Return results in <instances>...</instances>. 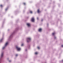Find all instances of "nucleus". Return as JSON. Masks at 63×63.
Masks as SVG:
<instances>
[{
    "label": "nucleus",
    "instance_id": "f8f14e48",
    "mask_svg": "<svg viewBox=\"0 0 63 63\" xmlns=\"http://www.w3.org/2000/svg\"><path fill=\"white\" fill-rule=\"evenodd\" d=\"M35 54H38V53L36 52L35 53Z\"/></svg>",
    "mask_w": 63,
    "mask_h": 63
},
{
    "label": "nucleus",
    "instance_id": "7ed1b4c3",
    "mask_svg": "<svg viewBox=\"0 0 63 63\" xmlns=\"http://www.w3.org/2000/svg\"><path fill=\"white\" fill-rule=\"evenodd\" d=\"M31 21H32V22H34V21H35V19L34 17H32L31 19Z\"/></svg>",
    "mask_w": 63,
    "mask_h": 63
},
{
    "label": "nucleus",
    "instance_id": "423d86ee",
    "mask_svg": "<svg viewBox=\"0 0 63 63\" xmlns=\"http://www.w3.org/2000/svg\"><path fill=\"white\" fill-rule=\"evenodd\" d=\"M27 25L29 27L30 26V23H27Z\"/></svg>",
    "mask_w": 63,
    "mask_h": 63
},
{
    "label": "nucleus",
    "instance_id": "20e7f679",
    "mask_svg": "<svg viewBox=\"0 0 63 63\" xmlns=\"http://www.w3.org/2000/svg\"><path fill=\"white\" fill-rule=\"evenodd\" d=\"M8 44V42H7L5 44V47H4L2 49H4V48H5V47H6V46H7V45Z\"/></svg>",
    "mask_w": 63,
    "mask_h": 63
},
{
    "label": "nucleus",
    "instance_id": "0eeeda50",
    "mask_svg": "<svg viewBox=\"0 0 63 63\" xmlns=\"http://www.w3.org/2000/svg\"><path fill=\"white\" fill-rule=\"evenodd\" d=\"M37 12L38 13H40V10L39 9H38L37 10Z\"/></svg>",
    "mask_w": 63,
    "mask_h": 63
},
{
    "label": "nucleus",
    "instance_id": "5701e85b",
    "mask_svg": "<svg viewBox=\"0 0 63 63\" xmlns=\"http://www.w3.org/2000/svg\"><path fill=\"white\" fill-rule=\"evenodd\" d=\"M62 62H63V60H62Z\"/></svg>",
    "mask_w": 63,
    "mask_h": 63
},
{
    "label": "nucleus",
    "instance_id": "f03ea898",
    "mask_svg": "<svg viewBox=\"0 0 63 63\" xmlns=\"http://www.w3.org/2000/svg\"><path fill=\"white\" fill-rule=\"evenodd\" d=\"M16 48L17 50L18 51H19V50H20V49H21L20 48L18 47L17 46L16 47Z\"/></svg>",
    "mask_w": 63,
    "mask_h": 63
},
{
    "label": "nucleus",
    "instance_id": "9b49d317",
    "mask_svg": "<svg viewBox=\"0 0 63 63\" xmlns=\"http://www.w3.org/2000/svg\"><path fill=\"white\" fill-rule=\"evenodd\" d=\"M37 48H38V49H40V48L39 47H37Z\"/></svg>",
    "mask_w": 63,
    "mask_h": 63
},
{
    "label": "nucleus",
    "instance_id": "1a4fd4ad",
    "mask_svg": "<svg viewBox=\"0 0 63 63\" xmlns=\"http://www.w3.org/2000/svg\"><path fill=\"white\" fill-rule=\"evenodd\" d=\"M30 13L31 14H32V11H30Z\"/></svg>",
    "mask_w": 63,
    "mask_h": 63
},
{
    "label": "nucleus",
    "instance_id": "4468645a",
    "mask_svg": "<svg viewBox=\"0 0 63 63\" xmlns=\"http://www.w3.org/2000/svg\"><path fill=\"white\" fill-rule=\"evenodd\" d=\"M0 6L1 7H3L2 5H0Z\"/></svg>",
    "mask_w": 63,
    "mask_h": 63
},
{
    "label": "nucleus",
    "instance_id": "6e6552de",
    "mask_svg": "<svg viewBox=\"0 0 63 63\" xmlns=\"http://www.w3.org/2000/svg\"><path fill=\"white\" fill-rule=\"evenodd\" d=\"M3 53H2L1 56V57H3Z\"/></svg>",
    "mask_w": 63,
    "mask_h": 63
},
{
    "label": "nucleus",
    "instance_id": "2eb2a0df",
    "mask_svg": "<svg viewBox=\"0 0 63 63\" xmlns=\"http://www.w3.org/2000/svg\"><path fill=\"white\" fill-rule=\"evenodd\" d=\"M21 46H23V44H22L21 45Z\"/></svg>",
    "mask_w": 63,
    "mask_h": 63
},
{
    "label": "nucleus",
    "instance_id": "f3484780",
    "mask_svg": "<svg viewBox=\"0 0 63 63\" xmlns=\"http://www.w3.org/2000/svg\"><path fill=\"white\" fill-rule=\"evenodd\" d=\"M37 20H38V19H39V18H38V17L37 18Z\"/></svg>",
    "mask_w": 63,
    "mask_h": 63
},
{
    "label": "nucleus",
    "instance_id": "39448f33",
    "mask_svg": "<svg viewBox=\"0 0 63 63\" xmlns=\"http://www.w3.org/2000/svg\"><path fill=\"white\" fill-rule=\"evenodd\" d=\"M42 29L40 28L38 30V31H39V32H41V31H42Z\"/></svg>",
    "mask_w": 63,
    "mask_h": 63
},
{
    "label": "nucleus",
    "instance_id": "6ab92c4d",
    "mask_svg": "<svg viewBox=\"0 0 63 63\" xmlns=\"http://www.w3.org/2000/svg\"><path fill=\"white\" fill-rule=\"evenodd\" d=\"M9 62H11V61H9Z\"/></svg>",
    "mask_w": 63,
    "mask_h": 63
},
{
    "label": "nucleus",
    "instance_id": "aec40b11",
    "mask_svg": "<svg viewBox=\"0 0 63 63\" xmlns=\"http://www.w3.org/2000/svg\"><path fill=\"white\" fill-rule=\"evenodd\" d=\"M7 9H6V11H7Z\"/></svg>",
    "mask_w": 63,
    "mask_h": 63
},
{
    "label": "nucleus",
    "instance_id": "f257e3e1",
    "mask_svg": "<svg viewBox=\"0 0 63 63\" xmlns=\"http://www.w3.org/2000/svg\"><path fill=\"white\" fill-rule=\"evenodd\" d=\"M31 40V38H27V43L29 42Z\"/></svg>",
    "mask_w": 63,
    "mask_h": 63
},
{
    "label": "nucleus",
    "instance_id": "412c9836",
    "mask_svg": "<svg viewBox=\"0 0 63 63\" xmlns=\"http://www.w3.org/2000/svg\"><path fill=\"white\" fill-rule=\"evenodd\" d=\"M43 20H41L42 21H43Z\"/></svg>",
    "mask_w": 63,
    "mask_h": 63
},
{
    "label": "nucleus",
    "instance_id": "9d476101",
    "mask_svg": "<svg viewBox=\"0 0 63 63\" xmlns=\"http://www.w3.org/2000/svg\"><path fill=\"white\" fill-rule=\"evenodd\" d=\"M55 34V33H52V35L53 36V35H54V34Z\"/></svg>",
    "mask_w": 63,
    "mask_h": 63
},
{
    "label": "nucleus",
    "instance_id": "a211bd4d",
    "mask_svg": "<svg viewBox=\"0 0 63 63\" xmlns=\"http://www.w3.org/2000/svg\"><path fill=\"white\" fill-rule=\"evenodd\" d=\"M61 47H63V45H62L61 46Z\"/></svg>",
    "mask_w": 63,
    "mask_h": 63
},
{
    "label": "nucleus",
    "instance_id": "ddd939ff",
    "mask_svg": "<svg viewBox=\"0 0 63 63\" xmlns=\"http://www.w3.org/2000/svg\"><path fill=\"white\" fill-rule=\"evenodd\" d=\"M23 4L24 5H25V4H26L25 3H23Z\"/></svg>",
    "mask_w": 63,
    "mask_h": 63
},
{
    "label": "nucleus",
    "instance_id": "dca6fc26",
    "mask_svg": "<svg viewBox=\"0 0 63 63\" xmlns=\"http://www.w3.org/2000/svg\"><path fill=\"white\" fill-rule=\"evenodd\" d=\"M18 55L17 54H16V56H17Z\"/></svg>",
    "mask_w": 63,
    "mask_h": 63
},
{
    "label": "nucleus",
    "instance_id": "4be33fe9",
    "mask_svg": "<svg viewBox=\"0 0 63 63\" xmlns=\"http://www.w3.org/2000/svg\"><path fill=\"white\" fill-rule=\"evenodd\" d=\"M56 37H55V39H56Z\"/></svg>",
    "mask_w": 63,
    "mask_h": 63
}]
</instances>
